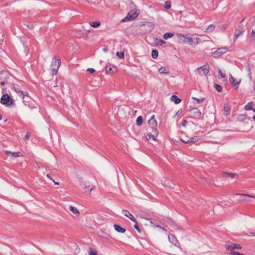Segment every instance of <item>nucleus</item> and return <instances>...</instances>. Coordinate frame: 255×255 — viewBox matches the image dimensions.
<instances>
[{
    "label": "nucleus",
    "mask_w": 255,
    "mask_h": 255,
    "mask_svg": "<svg viewBox=\"0 0 255 255\" xmlns=\"http://www.w3.org/2000/svg\"><path fill=\"white\" fill-rule=\"evenodd\" d=\"M60 59L56 56L54 57L51 64V67L52 71V75H55L57 74V72L60 66Z\"/></svg>",
    "instance_id": "nucleus-1"
},
{
    "label": "nucleus",
    "mask_w": 255,
    "mask_h": 255,
    "mask_svg": "<svg viewBox=\"0 0 255 255\" xmlns=\"http://www.w3.org/2000/svg\"><path fill=\"white\" fill-rule=\"evenodd\" d=\"M0 103L6 107H10L14 103V100L7 94L3 95L0 99Z\"/></svg>",
    "instance_id": "nucleus-2"
},
{
    "label": "nucleus",
    "mask_w": 255,
    "mask_h": 255,
    "mask_svg": "<svg viewBox=\"0 0 255 255\" xmlns=\"http://www.w3.org/2000/svg\"><path fill=\"white\" fill-rule=\"evenodd\" d=\"M160 182L164 186L170 189H173L175 187V183L169 178L165 177L161 178Z\"/></svg>",
    "instance_id": "nucleus-3"
},
{
    "label": "nucleus",
    "mask_w": 255,
    "mask_h": 255,
    "mask_svg": "<svg viewBox=\"0 0 255 255\" xmlns=\"http://www.w3.org/2000/svg\"><path fill=\"white\" fill-rule=\"evenodd\" d=\"M225 248L229 253L235 252L234 250L242 249V247L240 245L232 243H227L225 245Z\"/></svg>",
    "instance_id": "nucleus-4"
},
{
    "label": "nucleus",
    "mask_w": 255,
    "mask_h": 255,
    "mask_svg": "<svg viewBox=\"0 0 255 255\" xmlns=\"http://www.w3.org/2000/svg\"><path fill=\"white\" fill-rule=\"evenodd\" d=\"M158 130L156 128H152L151 132L146 135V138L147 140L152 139L153 141H155L156 139L155 136L158 134Z\"/></svg>",
    "instance_id": "nucleus-5"
},
{
    "label": "nucleus",
    "mask_w": 255,
    "mask_h": 255,
    "mask_svg": "<svg viewBox=\"0 0 255 255\" xmlns=\"http://www.w3.org/2000/svg\"><path fill=\"white\" fill-rule=\"evenodd\" d=\"M209 66L208 64L197 68V71L201 76H206L209 71Z\"/></svg>",
    "instance_id": "nucleus-6"
},
{
    "label": "nucleus",
    "mask_w": 255,
    "mask_h": 255,
    "mask_svg": "<svg viewBox=\"0 0 255 255\" xmlns=\"http://www.w3.org/2000/svg\"><path fill=\"white\" fill-rule=\"evenodd\" d=\"M228 50V48L225 47L219 48L213 53V55L214 58H218L222 54L226 53Z\"/></svg>",
    "instance_id": "nucleus-7"
},
{
    "label": "nucleus",
    "mask_w": 255,
    "mask_h": 255,
    "mask_svg": "<svg viewBox=\"0 0 255 255\" xmlns=\"http://www.w3.org/2000/svg\"><path fill=\"white\" fill-rule=\"evenodd\" d=\"M168 240L170 243L173 244L174 246L180 248V244L178 242L177 240L176 239V237L172 234H170L168 235Z\"/></svg>",
    "instance_id": "nucleus-8"
},
{
    "label": "nucleus",
    "mask_w": 255,
    "mask_h": 255,
    "mask_svg": "<svg viewBox=\"0 0 255 255\" xmlns=\"http://www.w3.org/2000/svg\"><path fill=\"white\" fill-rule=\"evenodd\" d=\"M194 40H194V39L192 37H187L185 38V42L187 43L190 45H192L193 44H198V43H199L198 40H199V38H196L194 39Z\"/></svg>",
    "instance_id": "nucleus-9"
},
{
    "label": "nucleus",
    "mask_w": 255,
    "mask_h": 255,
    "mask_svg": "<svg viewBox=\"0 0 255 255\" xmlns=\"http://www.w3.org/2000/svg\"><path fill=\"white\" fill-rule=\"evenodd\" d=\"M13 89L15 92L21 98L24 99L25 98L28 97L27 95H25L23 92L19 88H17L14 86Z\"/></svg>",
    "instance_id": "nucleus-10"
},
{
    "label": "nucleus",
    "mask_w": 255,
    "mask_h": 255,
    "mask_svg": "<svg viewBox=\"0 0 255 255\" xmlns=\"http://www.w3.org/2000/svg\"><path fill=\"white\" fill-rule=\"evenodd\" d=\"M138 14V13L136 11H130L129 12L126 18L128 20H132L137 17Z\"/></svg>",
    "instance_id": "nucleus-11"
},
{
    "label": "nucleus",
    "mask_w": 255,
    "mask_h": 255,
    "mask_svg": "<svg viewBox=\"0 0 255 255\" xmlns=\"http://www.w3.org/2000/svg\"><path fill=\"white\" fill-rule=\"evenodd\" d=\"M148 123L149 125L151 127V130L152 129V128H156L157 123L154 118V115H153L151 117L150 119L148 120Z\"/></svg>",
    "instance_id": "nucleus-12"
},
{
    "label": "nucleus",
    "mask_w": 255,
    "mask_h": 255,
    "mask_svg": "<svg viewBox=\"0 0 255 255\" xmlns=\"http://www.w3.org/2000/svg\"><path fill=\"white\" fill-rule=\"evenodd\" d=\"M123 213L126 217L130 219L133 222H136V220L135 218L133 216L132 214L129 212V211L126 210H123Z\"/></svg>",
    "instance_id": "nucleus-13"
},
{
    "label": "nucleus",
    "mask_w": 255,
    "mask_h": 255,
    "mask_svg": "<svg viewBox=\"0 0 255 255\" xmlns=\"http://www.w3.org/2000/svg\"><path fill=\"white\" fill-rule=\"evenodd\" d=\"M200 139H201V136L197 135V136H194L191 137L188 140H185L182 139V141L184 143H188L189 142H196L198 141V140H199Z\"/></svg>",
    "instance_id": "nucleus-14"
},
{
    "label": "nucleus",
    "mask_w": 255,
    "mask_h": 255,
    "mask_svg": "<svg viewBox=\"0 0 255 255\" xmlns=\"http://www.w3.org/2000/svg\"><path fill=\"white\" fill-rule=\"evenodd\" d=\"M190 113L191 115H193L195 117H199L201 115V112L200 111V110L196 108H192L190 111Z\"/></svg>",
    "instance_id": "nucleus-15"
},
{
    "label": "nucleus",
    "mask_w": 255,
    "mask_h": 255,
    "mask_svg": "<svg viewBox=\"0 0 255 255\" xmlns=\"http://www.w3.org/2000/svg\"><path fill=\"white\" fill-rule=\"evenodd\" d=\"M4 153L8 155H10L12 157H19V156H20V153L19 152H11L9 150H5L4 151Z\"/></svg>",
    "instance_id": "nucleus-16"
},
{
    "label": "nucleus",
    "mask_w": 255,
    "mask_h": 255,
    "mask_svg": "<svg viewBox=\"0 0 255 255\" xmlns=\"http://www.w3.org/2000/svg\"><path fill=\"white\" fill-rule=\"evenodd\" d=\"M230 81L232 83L233 86L237 89L239 87V85L241 82V80H240L239 82H235V79L231 75V77L229 78Z\"/></svg>",
    "instance_id": "nucleus-17"
},
{
    "label": "nucleus",
    "mask_w": 255,
    "mask_h": 255,
    "mask_svg": "<svg viewBox=\"0 0 255 255\" xmlns=\"http://www.w3.org/2000/svg\"><path fill=\"white\" fill-rule=\"evenodd\" d=\"M115 230L118 233H124L126 232V229L121 227L120 225L115 224L114 225Z\"/></svg>",
    "instance_id": "nucleus-18"
},
{
    "label": "nucleus",
    "mask_w": 255,
    "mask_h": 255,
    "mask_svg": "<svg viewBox=\"0 0 255 255\" xmlns=\"http://www.w3.org/2000/svg\"><path fill=\"white\" fill-rule=\"evenodd\" d=\"M171 100L174 102V103L176 104H179L181 101V100L180 98H178V97L176 96V95L172 96L171 97Z\"/></svg>",
    "instance_id": "nucleus-19"
},
{
    "label": "nucleus",
    "mask_w": 255,
    "mask_h": 255,
    "mask_svg": "<svg viewBox=\"0 0 255 255\" xmlns=\"http://www.w3.org/2000/svg\"><path fill=\"white\" fill-rule=\"evenodd\" d=\"M69 210L74 214H75V215H79L80 214L79 211L78 210V209L77 208H76L75 207H73L72 206H70L69 207Z\"/></svg>",
    "instance_id": "nucleus-20"
},
{
    "label": "nucleus",
    "mask_w": 255,
    "mask_h": 255,
    "mask_svg": "<svg viewBox=\"0 0 255 255\" xmlns=\"http://www.w3.org/2000/svg\"><path fill=\"white\" fill-rule=\"evenodd\" d=\"M254 106V103L253 102H249L247 105L245 106V109L246 110H251L254 109L253 107Z\"/></svg>",
    "instance_id": "nucleus-21"
},
{
    "label": "nucleus",
    "mask_w": 255,
    "mask_h": 255,
    "mask_svg": "<svg viewBox=\"0 0 255 255\" xmlns=\"http://www.w3.org/2000/svg\"><path fill=\"white\" fill-rule=\"evenodd\" d=\"M230 110H231V109H230V106L228 105H225L224 107V112L225 115H226V116L229 115V114L230 113Z\"/></svg>",
    "instance_id": "nucleus-22"
},
{
    "label": "nucleus",
    "mask_w": 255,
    "mask_h": 255,
    "mask_svg": "<svg viewBox=\"0 0 255 255\" xmlns=\"http://www.w3.org/2000/svg\"><path fill=\"white\" fill-rule=\"evenodd\" d=\"M174 33L172 32H166L163 35V38L165 39H167L168 38H170L174 36Z\"/></svg>",
    "instance_id": "nucleus-23"
},
{
    "label": "nucleus",
    "mask_w": 255,
    "mask_h": 255,
    "mask_svg": "<svg viewBox=\"0 0 255 255\" xmlns=\"http://www.w3.org/2000/svg\"><path fill=\"white\" fill-rule=\"evenodd\" d=\"M244 32V30L243 29L237 30L235 32V36L236 37L235 40L236 39H237L241 35H242Z\"/></svg>",
    "instance_id": "nucleus-24"
},
{
    "label": "nucleus",
    "mask_w": 255,
    "mask_h": 255,
    "mask_svg": "<svg viewBox=\"0 0 255 255\" xmlns=\"http://www.w3.org/2000/svg\"><path fill=\"white\" fill-rule=\"evenodd\" d=\"M143 119L141 116H138L136 120V124L138 126L142 125Z\"/></svg>",
    "instance_id": "nucleus-25"
},
{
    "label": "nucleus",
    "mask_w": 255,
    "mask_h": 255,
    "mask_svg": "<svg viewBox=\"0 0 255 255\" xmlns=\"http://www.w3.org/2000/svg\"><path fill=\"white\" fill-rule=\"evenodd\" d=\"M100 22L99 21H96L95 22H90V25L93 27H98L100 25Z\"/></svg>",
    "instance_id": "nucleus-26"
},
{
    "label": "nucleus",
    "mask_w": 255,
    "mask_h": 255,
    "mask_svg": "<svg viewBox=\"0 0 255 255\" xmlns=\"http://www.w3.org/2000/svg\"><path fill=\"white\" fill-rule=\"evenodd\" d=\"M158 55V52L156 49H153L151 53L152 57L153 59H156Z\"/></svg>",
    "instance_id": "nucleus-27"
},
{
    "label": "nucleus",
    "mask_w": 255,
    "mask_h": 255,
    "mask_svg": "<svg viewBox=\"0 0 255 255\" xmlns=\"http://www.w3.org/2000/svg\"><path fill=\"white\" fill-rule=\"evenodd\" d=\"M158 72L160 73V74H168L169 73V70L168 71H166V70L163 68V67H161L158 70Z\"/></svg>",
    "instance_id": "nucleus-28"
},
{
    "label": "nucleus",
    "mask_w": 255,
    "mask_h": 255,
    "mask_svg": "<svg viewBox=\"0 0 255 255\" xmlns=\"http://www.w3.org/2000/svg\"><path fill=\"white\" fill-rule=\"evenodd\" d=\"M214 28H215V26L213 24H210L207 28V29L206 30V32H211L212 31H213Z\"/></svg>",
    "instance_id": "nucleus-29"
},
{
    "label": "nucleus",
    "mask_w": 255,
    "mask_h": 255,
    "mask_svg": "<svg viewBox=\"0 0 255 255\" xmlns=\"http://www.w3.org/2000/svg\"><path fill=\"white\" fill-rule=\"evenodd\" d=\"M155 43L158 45H162L163 44L166 43V42L161 40V39H158V38L155 39Z\"/></svg>",
    "instance_id": "nucleus-30"
},
{
    "label": "nucleus",
    "mask_w": 255,
    "mask_h": 255,
    "mask_svg": "<svg viewBox=\"0 0 255 255\" xmlns=\"http://www.w3.org/2000/svg\"><path fill=\"white\" fill-rule=\"evenodd\" d=\"M113 67L116 68V67H115L114 66H113L111 64L108 65L106 68V72L108 73L111 72Z\"/></svg>",
    "instance_id": "nucleus-31"
},
{
    "label": "nucleus",
    "mask_w": 255,
    "mask_h": 255,
    "mask_svg": "<svg viewBox=\"0 0 255 255\" xmlns=\"http://www.w3.org/2000/svg\"><path fill=\"white\" fill-rule=\"evenodd\" d=\"M214 88H215V89L219 92H221L223 90V89H222V86H221L220 85H218V84H215L214 85Z\"/></svg>",
    "instance_id": "nucleus-32"
},
{
    "label": "nucleus",
    "mask_w": 255,
    "mask_h": 255,
    "mask_svg": "<svg viewBox=\"0 0 255 255\" xmlns=\"http://www.w3.org/2000/svg\"><path fill=\"white\" fill-rule=\"evenodd\" d=\"M117 56H118L120 59H124L125 58V54L124 52H117L116 53Z\"/></svg>",
    "instance_id": "nucleus-33"
},
{
    "label": "nucleus",
    "mask_w": 255,
    "mask_h": 255,
    "mask_svg": "<svg viewBox=\"0 0 255 255\" xmlns=\"http://www.w3.org/2000/svg\"><path fill=\"white\" fill-rule=\"evenodd\" d=\"M219 73L220 75L218 76V78L219 79H222L226 77V75L223 73L220 69L219 70Z\"/></svg>",
    "instance_id": "nucleus-34"
},
{
    "label": "nucleus",
    "mask_w": 255,
    "mask_h": 255,
    "mask_svg": "<svg viewBox=\"0 0 255 255\" xmlns=\"http://www.w3.org/2000/svg\"><path fill=\"white\" fill-rule=\"evenodd\" d=\"M193 99L196 100L198 104L202 103L204 102V98H201L200 99H198V98L193 97Z\"/></svg>",
    "instance_id": "nucleus-35"
},
{
    "label": "nucleus",
    "mask_w": 255,
    "mask_h": 255,
    "mask_svg": "<svg viewBox=\"0 0 255 255\" xmlns=\"http://www.w3.org/2000/svg\"><path fill=\"white\" fill-rule=\"evenodd\" d=\"M236 195H240V196H242L247 197H250V198H254V196L250 195L249 194H246L237 193V194H236Z\"/></svg>",
    "instance_id": "nucleus-36"
},
{
    "label": "nucleus",
    "mask_w": 255,
    "mask_h": 255,
    "mask_svg": "<svg viewBox=\"0 0 255 255\" xmlns=\"http://www.w3.org/2000/svg\"><path fill=\"white\" fill-rule=\"evenodd\" d=\"M251 40L253 42L255 41V29L252 30L251 34Z\"/></svg>",
    "instance_id": "nucleus-37"
},
{
    "label": "nucleus",
    "mask_w": 255,
    "mask_h": 255,
    "mask_svg": "<svg viewBox=\"0 0 255 255\" xmlns=\"http://www.w3.org/2000/svg\"><path fill=\"white\" fill-rule=\"evenodd\" d=\"M171 5L169 1H167L165 2V8L166 9L170 8Z\"/></svg>",
    "instance_id": "nucleus-38"
},
{
    "label": "nucleus",
    "mask_w": 255,
    "mask_h": 255,
    "mask_svg": "<svg viewBox=\"0 0 255 255\" xmlns=\"http://www.w3.org/2000/svg\"><path fill=\"white\" fill-rule=\"evenodd\" d=\"M134 223H135V224L134 226V228L135 229V230H136L137 231V232L138 233H140L141 230L139 228V226H138V224L137 222L136 221V222H134Z\"/></svg>",
    "instance_id": "nucleus-39"
},
{
    "label": "nucleus",
    "mask_w": 255,
    "mask_h": 255,
    "mask_svg": "<svg viewBox=\"0 0 255 255\" xmlns=\"http://www.w3.org/2000/svg\"><path fill=\"white\" fill-rule=\"evenodd\" d=\"M87 71L89 72L91 74H93L95 72V70L93 68H88L87 70Z\"/></svg>",
    "instance_id": "nucleus-40"
},
{
    "label": "nucleus",
    "mask_w": 255,
    "mask_h": 255,
    "mask_svg": "<svg viewBox=\"0 0 255 255\" xmlns=\"http://www.w3.org/2000/svg\"><path fill=\"white\" fill-rule=\"evenodd\" d=\"M228 254H231V255H240L241 254L238 253V252H231V253H228Z\"/></svg>",
    "instance_id": "nucleus-41"
},
{
    "label": "nucleus",
    "mask_w": 255,
    "mask_h": 255,
    "mask_svg": "<svg viewBox=\"0 0 255 255\" xmlns=\"http://www.w3.org/2000/svg\"><path fill=\"white\" fill-rule=\"evenodd\" d=\"M153 227L154 228H160L162 230H163V231H165V232H166L167 231V230L166 229H164V228H162L160 226H159L158 225H154L153 226Z\"/></svg>",
    "instance_id": "nucleus-42"
},
{
    "label": "nucleus",
    "mask_w": 255,
    "mask_h": 255,
    "mask_svg": "<svg viewBox=\"0 0 255 255\" xmlns=\"http://www.w3.org/2000/svg\"><path fill=\"white\" fill-rule=\"evenodd\" d=\"M97 252L96 251H91L89 253V255H96Z\"/></svg>",
    "instance_id": "nucleus-43"
},
{
    "label": "nucleus",
    "mask_w": 255,
    "mask_h": 255,
    "mask_svg": "<svg viewBox=\"0 0 255 255\" xmlns=\"http://www.w3.org/2000/svg\"><path fill=\"white\" fill-rule=\"evenodd\" d=\"M248 70H249V76L250 79H252V73H251V69H250V68H249Z\"/></svg>",
    "instance_id": "nucleus-44"
},
{
    "label": "nucleus",
    "mask_w": 255,
    "mask_h": 255,
    "mask_svg": "<svg viewBox=\"0 0 255 255\" xmlns=\"http://www.w3.org/2000/svg\"><path fill=\"white\" fill-rule=\"evenodd\" d=\"M187 122L186 120H183V122H182V126L185 127L186 124H187Z\"/></svg>",
    "instance_id": "nucleus-45"
},
{
    "label": "nucleus",
    "mask_w": 255,
    "mask_h": 255,
    "mask_svg": "<svg viewBox=\"0 0 255 255\" xmlns=\"http://www.w3.org/2000/svg\"><path fill=\"white\" fill-rule=\"evenodd\" d=\"M29 138V134L27 133L26 135L24 137V139L25 140H27Z\"/></svg>",
    "instance_id": "nucleus-46"
},
{
    "label": "nucleus",
    "mask_w": 255,
    "mask_h": 255,
    "mask_svg": "<svg viewBox=\"0 0 255 255\" xmlns=\"http://www.w3.org/2000/svg\"><path fill=\"white\" fill-rule=\"evenodd\" d=\"M0 74H2L3 75H5V79H7V78H8V76H6V75H7L6 73L4 71H1V72H0Z\"/></svg>",
    "instance_id": "nucleus-47"
},
{
    "label": "nucleus",
    "mask_w": 255,
    "mask_h": 255,
    "mask_svg": "<svg viewBox=\"0 0 255 255\" xmlns=\"http://www.w3.org/2000/svg\"><path fill=\"white\" fill-rule=\"evenodd\" d=\"M229 175L232 178H234L235 176V174H233V173H230V174H229Z\"/></svg>",
    "instance_id": "nucleus-48"
},
{
    "label": "nucleus",
    "mask_w": 255,
    "mask_h": 255,
    "mask_svg": "<svg viewBox=\"0 0 255 255\" xmlns=\"http://www.w3.org/2000/svg\"><path fill=\"white\" fill-rule=\"evenodd\" d=\"M145 220H149L151 224H153V220L152 219H147L145 218Z\"/></svg>",
    "instance_id": "nucleus-49"
},
{
    "label": "nucleus",
    "mask_w": 255,
    "mask_h": 255,
    "mask_svg": "<svg viewBox=\"0 0 255 255\" xmlns=\"http://www.w3.org/2000/svg\"><path fill=\"white\" fill-rule=\"evenodd\" d=\"M7 83V81H6L5 82H3V81L1 82L0 84V85H1V86H4V85H5V83Z\"/></svg>",
    "instance_id": "nucleus-50"
},
{
    "label": "nucleus",
    "mask_w": 255,
    "mask_h": 255,
    "mask_svg": "<svg viewBox=\"0 0 255 255\" xmlns=\"http://www.w3.org/2000/svg\"><path fill=\"white\" fill-rule=\"evenodd\" d=\"M94 186H93V187H92L90 188V190H89V194L90 195H91V191H92V190L94 189Z\"/></svg>",
    "instance_id": "nucleus-51"
},
{
    "label": "nucleus",
    "mask_w": 255,
    "mask_h": 255,
    "mask_svg": "<svg viewBox=\"0 0 255 255\" xmlns=\"http://www.w3.org/2000/svg\"><path fill=\"white\" fill-rule=\"evenodd\" d=\"M55 185H59V183L58 182H56L54 180H52Z\"/></svg>",
    "instance_id": "nucleus-52"
},
{
    "label": "nucleus",
    "mask_w": 255,
    "mask_h": 255,
    "mask_svg": "<svg viewBox=\"0 0 255 255\" xmlns=\"http://www.w3.org/2000/svg\"><path fill=\"white\" fill-rule=\"evenodd\" d=\"M242 200H243V201H247V202H250V201H251L249 200V198L243 199Z\"/></svg>",
    "instance_id": "nucleus-53"
},
{
    "label": "nucleus",
    "mask_w": 255,
    "mask_h": 255,
    "mask_svg": "<svg viewBox=\"0 0 255 255\" xmlns=\"http://www.w3.org/2000/svg\"><path fill=\"white\" fill-rule=\"evenodd\" d=\"M242 200H243V201H247V202H250V201H251L249 200V198L243 199Z\"/></svg>",
    "instance_id": "nucleus-54"
},
{
    "label": "nucleus",
    "mask_w": 255,
    "mask_h": 255,
    "mask_svg": "<svg viewBox=\"0 0 255 255\" xmlns=\"http://www.w3.org/2000/svg\"><path fill=\"white\" fill-rule=\"evenodd\" d=\"M46 176L49 178L51 180H52V179L51 178V177L50 176V175L49 174H47Z\"/></svg>",
    "instance_id": "nucleus-55"
},
{
    "label": "nucleus",
    "mask_w": 255,
    "mask_h": 255,
    "mask_svg": "<svg viewBox=\"0 0 255 255\" xmlns=\"http://www.w3.org/2000/svg\"><path fill=\"white\" fill-rule=\"evenodd\" d=\"M169 224H174V222L172 221V220H170V222H169Z\"/></svg>",
    "instance_id": "nucleus-56"
},
{
    "label": "nucleus",
    "mask_w": 255,
    "mask_h": 255,
    "mask_svg": "<svg viewBox=\"0 0 255 255\" xmlns=\"http://www.w3.org/2000/svg\"><path fill=\"white\" fill-rule=\"evenodd\" d=\"M90 187V186H89L88 187L87 186H86L85 187V188L86 189H88V188H89Z\"/></svg>",
    "instance_id": "nucleus-57"
},
{
    "label": "nucleus",
    "mask_w": 255,
    "mask_h": 255,
    "mask_svg": "<svg viewBox=\"0 0 255 255\" xmlns=\"http://www.w3.org/2000/svg\"><path fill=\"white\" fill-rule=\"evenodd\" d=\"M2 119V116L0 114V120H1Z\"/></svg>",
    "instance_id": "nucleus-58"
},
{
    "label": "nucleus",
    "mask_w": 255,
    "mask_h": 255,
    "mask_svg": "<svg viewBox=\"0 0 255 255\" xmlns=\"http://www.w3.org/2000/svg\"><path fill=\"white\" fill-rule=\"evenodd\" d=\"M204 108H205V107L207 106V103H205V104L204 105Z\"/></svg>",
    "instance_id": "nucleus-59"
},
{
    "label": "nucleus",
    "mask_w": 255,
    "mask_h": 255,
    "mask_svg": "<svg viewBox=\"0 0 255 255\" xmlns=\"http://www.w3.org/2000/svg\"><path fill=\"white\" fill-rule=\"evenodd\" d=\"M104 51H105V52H106L107 50V49H104Z\"/></svg>",
    "instance_id": "nucleus-60"
},
{
    "label": "nucleus",
    "mask_w": 255,
    "mask_h": 255,
    "mask_svg": "<svg viewBox=\"0 0 255 255\" xmlns=\"http://www.w3.org/2000/svg\"><path fill=\"white\" fill-rule=\"evenodd\" d=\"M182 140H184V139H182V138L181 139V140H182ZM184 140H188L189 139H185Z\"/></svg>",
    "instance_id": "nucleus-61"
},
{
    "label": "nucleus",
    "mask_w": 255,
    "mask_h": 255,
    "mask_svg": "<svg viewBox=\"0 0 255 255\" xmlns=\"http://www.w3.org/2000/svg\"><path fill=\"white\" fill-rule=\"evenodd\" d=\"M254 235H255V233L253 234Z\"/></svg>",
    "instance_id": "nucleus-62"
}]
</instances>
